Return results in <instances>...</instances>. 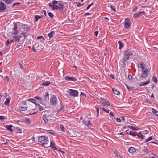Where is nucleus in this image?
<instances>
[{"label":"nucleus","mask_w":158,"mask_h":158,"mask_svg":"<svg viewBox=\"0 0 158 158\" xmlns=\"http://www.w3.org/2000/svg\"><path fill=\"white\" fill-rule=\"evenodd\" d=\"M38 140L39 142L43 144H47L49 142L48 137L45 136H41L39 137Z\"/></svg>","instance_id":"obj_1"},{"label":"nucleus","mask_w":158,"mask_h":158,"mask_svg":"<svg viewBox=\"0 0 158 158\" xmlns=\"http://www.w3.org/2000/svg\"><path fill=\"white\" fill-rule=\"evenodd\" d=\"M134 52V51L131 49H129L124 52V56L129 57V58L130 56L133 55Z\"/></svg>","instance_id":"obj_2"},{"label":"nucleus","mask_w":158,"mask_h":158,"mask_svg":"<svg viewBox=\"0 0 158 158\" xmlns=\"http://www.w3.org/2000/svg\"><path fill=\"white\" fill-rule=\"evenodd\" d=\"M68 92L70 96L73 97H76L78 96V92L76 90L69 89Z\"/></svg>","instance_id":"obj_3"},{"label":"nucleus","mask_w":158,"mask_h":158,"mask_svg":"<svg viewBox=\"0 0 158 158\" xmlns=\"http://www.w3.org/2000/svg\"><path fill=\"white\" fill-rule=\"evenodd\" d=\"M58 102L56 98L54 95H52L50 98V102L52 105H56Z\"/></svg>","instance_id":"obj_4"},{"label":"nucleus","mask_w":158,"mask_h":158,"mask_svg":"<svg viewBox=\"0 0 158 158\" xmlns=\"http://www.w3.org/2000/svg\"><path fill=\"white\" fill-rule=\"evenodd\" d=\"M124 26L125 28L127 29L131 25V23L130 22V19L128 18L126 19L124 22Z\"/></svg>","instance_id":"obj_5"},{"label":"nucleus","mask_w":158,"mask_h":158,"mask_svg":"<svg viewBox=\"0 0 158 158\" xmlns=\"http://www.w3.org/2000/svg\"><path fill=\"white\" fill-rule=\"evenodd\" d=\"M65 79L67 81H77V79L74 77H70L69 76L65 77Z\"/></svg>","instance_id":"obj_6"},{"label":"nucleus","mask_w":158,"mask_h":158,"mask_svg":"<svg viewBox=\"0 0 158 158\" xmlns=\"http://www.w3.org/2000/svg\"><path fill=\"white\" fill-rule=\"evenodd\" d=\"M148 69H145V70L142 71V73L141 75V77L142 78H145L148 76Z\"/></svg>","instance_id":"obj_7"},{"label":"nucleus","mask_w":158,"mask_h":158,"mask_svg":"<svg viewBox=\"0 0 158 158\" xmlns=\"http://www.w3.org/2000/svg\"><path fill=\"white\" fill-rule=\"evenodd\" d=\"M0 6V11L1 12H3V11L6 9V5L2 2H1Z\"/></svg>","instance_id":"obj_8"},{"label":"nucleus","mask_w":158,"mask_h":158,"mask_svg":"<svg viewBox=\"0 0 158 158\" xmlns=\"http://www.w3.org/2000/svg\"><path fill=\"white\" fill-rule=\"evenodd\" d=\"M49 6L51 7L53 10L58 9V5H51V3L49 4Z\"/></svg>","instance_id":"obj_9"},{"label":"nucleus","mask_w":158,"mask_h":158,"mask_svg":"<svg viewBox=\"0 0 158 158\" xmlns=\"http://www.w3.org/2000/svg\"><path fill=\"white\" fill-rule=\"evenodd\" d=\"M129 59V57L125 56L124 57L122 60L123 66V67H126V65L125 63V62Z\"/></svg>","instance_id":"obj_10"},{"label":"nucleus","mask_w":158,"mask_h":158,"mask_svg":"<svg viewBox=\"0 0 158 158\" xmlns=\"http://www.w3.org/2000/svg\"><path fill=\"white\" fill-rule=\"evenodd\" d=\"M21 36L19 35L17 36H14L13 37V39L15 40V42H19L20 41Z\"/></svg>","instance_id":"obj_11"},{"label":"nucleus","mask_w":158,"mask_h":158,"mask_svg":"<svg viewBox=\"0 0 158 158\" xmlns=\"http://www.w3.org/2000/svg\"><path fill=\"white\" fill-rule=\"evenodd\" d=\"M136 151L135 149V148L131 147H130L128 149V151L129 152L131 153H133L135 152Z\"/></svg>","instance_id":"obj_12"},{"label":"nucleus","mask_w":158,"mask_h":158,"mask_svg":"<svg viewBox=\"0 0 158 158\" xmlns=\"http://www.w3.org/2000/svg\"><path fill=\"white\" fill-rule=\"evenodd\" d=\"M58 9L62 10L64 9V5L61 2H59L58 3Z\"/></svg>","instance_id":"obj_13"},{"label":"nucleus","mask_w":158,"mask_h":158,"mask_svg":"<svg viewBox=\"0 0 158 158\" xmlns=\"http://www.w3.org/2000/svg\"><path fill=\"white\" fill-rule=\"evenodd\" d=\"M45 96L44 97V101H48L49 100V94L48 92H46L45 93Z\"/></svg>","instance_id":"obj_14"},{"label":"nucleus","mask_w":158,"mask_h":158,"mask_svg":"<svg viewBox=\"0 0 158 158\" xmlns=\"http://www.w3.org/2000/svg\"><path fill=\"white\" fill-rule=\"evenodd\" d=\"M55 35V31H52L50 33L48 34V35L49 36L50 38H51L53 37Z\"/></svg>","instance_id":"obj_15"},{"label":"nucleus","mask_w":158,"mask_h":158,"mask_svg":"<svg viewBox=\"0 0 158 158\" xmlns=\"http://www.w3.org/2000/svg\"><path fill=\"white\" fill-rule=\"evenodd\" d=\"M55 143L54 142H53L52 141L51 142V144L50 147H51L52 148L55 149V150H57L58 149L57 148L55 147Z\"/></svg>","instance_id":"obj_16"},{"label":"nucleus","mask_w":158,"mask_h":158,"mask_svg":"<svg viewBox=\"0 0 158 158\" xmlns=\"http://www.w3.org/2000/svg\"><path fill=\"white\" fill-rule=\"evenodd\" d=\"M150 83V80H149L148 81L146 82H141L139 85V86H143L144 85H145L147 84H149Z\"/></svg>","instance_id":"obj_17"},{"label":"nucleus","mask_w":158,"mask_h":158,"mask_svg":"<svg viewBox=\"0 0 158 158\" xmlns=\"http://www.w3.org/2000/svg\"><path fill=\"white\" fill-rule=\"evenodd\" d=\"M22 27L24 29H25L26 31H28L30 29V28L28 27V25L26 24L22 25Z\"/></svg>","instance_id":"obj_18"},{"label":"nucleus","mask_w":158,"mask_h":158,"mask_svg":"<svg viewBox=\"0 0 158 158\" xmlns=\"http://www.w3.org/2000/svg\"><path fill=\"white\" fill-rule=\"evenodd\" d=\"M47 115L46 114H44L43 117V119L45 123H47L48 121V120L47 118Z\"/></svg>","instance_id":"obj_19"},{"label":"nucleus","mask_w":158,"mask_h":158,"mask_svg":"<svg viewBox=\"0 0 158 158\" xmlns=\"http://www.w3.org/2000/svg\"><path fill=\"white\" fill-rule=\"evenodd\" d=\"M43 16H40L39 15H35V22H37L40 19L42 18Z\"/></svg>","instance_id":"obj_20"},{"label":"nucleus","mask_w":158,"mask_h":158,"mask_svg":"<svg viewBox=\"0 0 158 158\" xmlns=\"http://www.w3.org/2000/svg\"><path fill=\"white\" fill-rule=\"evenodd\" d=\"M14 0H3L6 4H9L12 3Z\"/></svg>","instance_id":"obj_21"},{"label":"nucleus","mask_w":158,"mask_h":158,"mask_svg":"<svg viewBox=\"0 0 158 158\" xmlns=\"http://www.w3.org/2000/svg\"><path fill=\"white\" fill-rule=\"evenodd\" d=\"M119 44V49L120 50L124 47V43L120 41H118V42Z\"/></svg>","instance_id":"obj_22"},{"label":"nucleus","mask_w":158,"mask_h":158,"mask_svg":"<svg viewBox=\"0 0 158 158\" xmlns=\"http://www.w3.org/2000/svg\"><path fill=\"white\" fill-rule=\"evenodd\" d=\"M142 12H139L133 15V17L136 18H137L140 16L141 15V14Z\"/></svg>","instance_id":"obj_23"},{"label":"nucleus","mask_w":158,"mask_h":158,"mask_svg":"<svg viewBox=\"0 0 158 158\" xmlns=\"http://www.w3.org/2000/svg\"><path fill=\"white\" fill-rule=\"evenodd\" d=\"M113 91L114 93L117 95H119L120 94L119 91H118L115 88L113 89Z\"/></svg>","instance_id":"obj_24"},{"label":"nucleus","mask_w":158,"mask_h":158,"mask_svg":"<svg viewBox=\"0 0 158 158\" xmlns=\"http://www.w3.org/2000/svg\"><path fill=\"white\" fill-rule=\"evenodd\" d=\"M51 83V82H50L49 81H45L44 82H43V83L41 84V85L47 86L48 85H49Z\"/></svg>","instance_id":"obj_25"},{"label":"nucleus","mask_w":158,"mask_h":158,"mask_svg":"<svg viewBox=\"0 0 158 158\" xmlns=\"http://www.w3.org/2000/svg\"><path fill=\"white\" fill-rule=\"evenodd\" d=\"M127 127L133 130H137L138 129V128H136L133 126H131L130 125L128 126Z\"/></svg>","instance_id":"obj_26"},{"label":"nucleus","mask_w":158,"mask_h":158,"mask_svg":"<svg viewBox=\"0 0 158 158\" xmlns=\"http://www.w3.org/2000/svg\"><path fill=\"white\" fill-rule=\"evenodd\" d=\"M28 101H30L33 103L35 104L36 106L37 105V104L36 103V101L33 99H30L28 100Z\"/></svg>","instance_id":"obj_27"},{"label":"nucleus","mask_w":158,"mask_h":158,"mask_svg":"<svg viewBox=\"0 0 158 158\" xmlns=\"http://www.w3.org/2000/svg\"><path fill=\"white\" fill-rule=\"evenodd\" d=\"M152 112L156 116H158V111H157L154 108H152Z\"/></svg>","instance_id":"obj_28"},{"label":"nucleus","mask_w":158,"mask_h":158,"mask_svg":"<svg viewBox=\"0 0 158 158\" xmlns=\"http://www.w3.org/2000/svg\"><path fill=\"white\" fill-rule=\"evenodd\" d=\"M12 126L11 125H7L6 126L7 129L10 131H13V130L12 129Z\"/></svg>","instance_id":"obj_29"},{"label":"nucleus","mask_w":158,"mask_h":158,"mask_svg":"<svg viewBox=\"0 0 158 158\" xmlns=\"http://www.w3.org/2000/svg\"><path fill=\"white\" fill-rule=\"evenodd\" d=\"M38 47V45L37 47H35V45H33L32 47L33 51L34 52H36L37 50H39V49H37Z\"/></svg>","instance_id":"obj_30"},{"label":"nucleus","mask_w":158,"mask_h":158,"mask_svg":"<svg viewBox=\"0 0 158 158\" xmlns=\"http://www.w3.org/2000/svg\"><path fill=\"white\" fill-rule=\"evenodd\" d=\"M10 99L9 98H7L6 99V100L5 102V104L6 105H8L9 104V102H10Z\"/></svg>","instance_id":"obj_31"},{"label":"nucleus","mask_w":158,"mask_h":158,"mask_svg":"<svg viewBox=\"0 0 158 158\" xmlns=\"http://www.w3.org/2000/svg\"><path fill=\"white\" fill-rule=\"evenodd\" d=\"M60 127L61 131L62 132H64L65 129L63 125V124H60Z\"/></svg>","instance_id":"obj_32"},{"label":"nucleus","mask_w":158,"mask_h":158,"mask_svg":"<svg viewBox=\"0 0 158 158\" xmlns=\"http://www.w3.org/2000/svg\"><path fill=\"white\" fill-rule=\"evenodd\" d=\"M106 101V100L104 98H102L101 99V102L104 106L105 105V103Z\"/></svg>","instance_id":"obj_33"},{"label":"nucleus","mask_w":158,"mask_h":158,"mask_svg":"<svg viewBox=\"0 0 158 158\" xmlns=\"http://www.w3.org/2000/svg\"><path fill=\"white\" fill-rule=\"evenodd\" d=\"M48 131L50 134H52L54 135H55V132L53 130H48Z\"/></svg>","instance_id":"obj_34"},{"label":"nucleus","mask_w":158,"mask_h":158,"mask_svg":"<svg viewBox=\"0 0 158 158\" xmlns=\"http://www.w3.org/2000/svg\"><path fill=\"white\" fill-rule=\"evenodd\" d=\"M152 81L155 82L156 83H157L158 82L157 78L155 77L154 76H153L152 78Z\"/></svg>","instance_id":"obj_35"},{"label":"nucleus","mask_w":158,"mask_h":158,"mask_svg":"<svg viewBox=\"0 0 158 158\" xmlns=\"http://www.w3.org/2000/svg\"><path fill=\"white\" fill-rule=\"evenodd\" d=\"M138 66L139 68H141L143 66H145V64L141 62L140 64L139 63L138 64Z\"/></svg>","instance_id":"obj_36"},{"label":"nucleus","mask_w":158,"mask_h":158,"mask_svg":"<svg viewBox=\"0 0 158 158\" xmlns=\"http://www.w3.org/2000/svg\"><path fill=\"white\" fill-rule=\"evenodd\" d=\"M14 27L13 28V30L15 31H16L17 30V26L16 23H14Z\"/></svg>","instance_id":"obj_37"},{"label":"nucleus","mask_w":158,"mask_h":158,"mask_svg":"<svg viewBox=\"0 0 158 158\" xmlns=\"http://www.w3.org/2000/svg\"><path fill=\"white\" fill-rule=\"evenodd\" d=\"M27 107L21 106L20 107V110H21L22 111H24L27 110Z\"/></svg>","instance_id":"obj_38"},{"label":"nucleus","mask_w":158,"mask_h":158,"mask_svg":"<svg viewBox=\"0 0 158 158\" xmlns=\"http://www.w3.org/2000/svg\"><path fill=\"white\" fill-rule=\"evenodd\" d=\"M35 99L39 100L40 101V102H42V98H41V97H39L37 96H36L35 97Z\"/></svg>","instance_id":"obj_39"},{"label":"nucleus","mask_w":158,"mask_h":158,"mask_svg":"<svg viewBox=\"0 0 158 158\" xmlns=\"http://www.w3.org/2000/svg\"><path fill=\"white\" fill-rule=\"evenodd\" d=\"M20 36H21V37H23L24 39H25L26 37V33H22L20 34Z\"/></svg>","instance_id":"obj_40"},{"label":"nucleus","mask_w":158,"mask_h":158,"mask_svg":"<svg viewBox=\"0 0 158 158\" xmlns=\"http://www.w3.org/2000/svg\"><path fill=\"white\" fill-rule=\"evenodd\" d=\"M152 137H150L148 138L145 141V143H146L149 141L152 140Z\"/></svg>","instance_id":"obj_41"},{"label":"nucleus","mask_w":158,"mask_h":158,"mask_svg":"<svg viewBox=\"0 0 158 158\" xmlns=\"http://www.w3.org/2000/svg\"><path fill=\"white\" fill-rule=\"evenodd\" d=\"M129 134L130 135L133 137H135L136 136V135L135 134L134 132L132 131H130L129 132Z\"/></svg>","instance_id":"obj_42"},{"label":"nucleus","mask_w":158,"mask_h":158,"mask_svg":"<svg viewBox=\"0 0 158 158\" xmlns=\"http://www.w3.org/2000/svg\"><path fill=\"white\" fill-rule=\"evenodd\" d=\"M42 39V40H45L44 38L42 36H39L37 38V40H39V39Z\"/></svg>","instance_id":"obj_43"},{"label":"nucleus","mask_w":158,"mask_h":158,"mask_svg":"<svg viewBox=\"0 0 158 158\" xmlns=\"http://www.w3.org/2000/svg\"><path fill=\"white\" fill-rule=\"evenodd\" d=\"M138 136L141 139H143V137L141 132H140L138 135Z\"/></svg>","instance_id":"obj_44"},{"label":"nucleus","mask_w":158,"mask_h":158,"mask_svg":"<svg viewBox=\"0 0 158 158\" xmlns=\"http://www.w3.org/2000/svg\"><path fill=\"white\" fill-rule=\"evenodd\" d=\"M93 5V3H91V4H90V5H88V6H87V7H86V8L85 9V10H87L88 9H89L90 7L92 6V5Z\"/></svg>","instance_id":"obj_45"},{"label":"nucleus","mask_w":158,"mask_h":158,"mask_svg":"<svg viewBox=\"0 0 158 158\" xmlns=\"http://www.w3.org/2000/svg\"><path fill=\"white\" fill-rule=\"evenodd\" d=\"M48 15L51 18H52L54 16L53 14L51 12L48 13Z\"/></svg>","instance_id":"obj_46"},{"label":"nucleus","mask_w":158,"mask_h":158,"mask_svg":"<svg viewBox=\"0 0 158 158\" xmlns=\"http://www.w3.org/2000/svg\"><path fill=\"white\" fill-rule=\"evenodd\" d=\"M76 3L78 7H80L81 5H83V3L81 4L79 2H76Z\"/></svg>","instance_id":"obj_47"},{"label":"nucleus","mask_w":158,"mask_h":158,"mask_svg":"<svg viewBox=\"0 0 158 158\" xmlns=\"http://www.w3.org/2000/svg\"><path fill=\"white\" fill-rule=\"evenodd\" d=\"M110 7H111V9L114 11L115 12L116 11V9H115V6H113V5H111V6H110Z\"/></svg>","instance_id":"obj_48"},{"label":"nucleus","mask_w":158,"mask_h":158,"mask_svg":"<svg viewBox=\"0 0 158 158\" xmlns=\"http://www.w3.org/2000/svg\"><path fill=\"white\" fill-rule=\"evenodd\" d=\"M58 2L57 1L54 0L52 2V3H51V5H56L57 4H58Z\"/></svg>","instance_id":"obj_49"},{"label":"nucleus","mask_w":158,"mask_h":158,"mask_svg":"<svg viewBox=\"0 0 158 158\" xmlns=\"http://www.w3.org/2000/svg\"><path fill=\"white\" fill-rule=\"evenodd\" d=\"M5 118H6L4 116H0V120L4 121Z\"/></svg>","instance_id":"obj_50"},{"label":"nucleus","mask_w":158,"mask_h":158,"mask_svg":"<svg viewBox=\"0 0 158 158\" xmlns=\"http://www.w3.org/2000/svg\"><path fill=\"white\" fill-rule=\"evenodd\" d=\"M39 107V110L40 111H41L43 110V108L41 106L40 104H38Z\"/></svg>","instance_id":"obj_51"},{"label":"nucleus","mask_w":158,"mask_h":158,"mask_svg":"<svg viewBox=\"0 0 158 158\" xmlns=\"http://www.w3.org/2000/svg\"><path fill=\"white\" fill-rule=\"evenodd\" d=\"M64 106H62L61 104H60V108H58V111H61L62 109H63Z\"/></svg>","instance_id":"obj_52"},{"label":"nucleus","mask_w":158,"mask_h":158,"mask_svg":"<svg viewBox=\"0 0 158 158\" xmlns=\"http://www.w3.org/2000/svg\"><path fill=\"white\" fill-rule=\"evenodd\" d=\"M102 110L106 113H109V110L104 108H102Z\"/></svg>","instance_id":"obj_53"},{"label":"nucleus","mask_w":158,"mask_h":158,"mask_svg":"<svg viewBox=\"0 0 158 158\" xmlns=\"http://www.w3.org/2000/svg\"><path fill=\"white\" fill-rule=\"evenodd\" d=\"M20 3H15L12 6V8H14V7L15 6V5L18 6L19 5Z\"/></svg>","instance_id":"obj_54"},{"label":"nucleus","mask_w":158,"mask_h":158,"mask_svg":"<svg viewBox=\"0 0 158 158\" xmlns=\"http://www.w3.org/2000/svg\"><path fill=\"white\" fill-rule=\"evenodd\" d=\"M114 153L116 156H119V154L118 152V151H116L114 152Z\"/></svg>","instance_id":"obj_55"},{"label":"nucleus","mask_w":158,"mask_h":158,"mask_svg":"<svg viewBox=\"0 0 158 158\" xmlns=\"http://www.w3.org/2000/svg\"><path fill=\"white\" fill-rule=\"evenodd\" d=\"M96 109L97 112V116H98V114L99 112V110L98 107H96Z\"/></svg>","instance_id":"obj_56"},{"label":"nucleus","mask_w":158,"mask_h":158,"mask_svg":"<svg viewBox=\"0 0 158 158\" xmlns=\"http://www.w3.org/2000/svg\"><path fill=\"white\" fill-rule=\"evenodd\" d=\"M110 103L109 102V101H106V103H105V105H107L108 106H110Z\"/></svg>","instance_id":"obj_57"},{"label":"nucleus","mask_w":158,"mask_h":158,"mask_svg":"<svg viewBox=\"0 0 158 158\" xmlns=\"http://www.w3.org/2000/svg\"><path fill=\"white\" fill-rule=\"evenodd\" d=\"M128 77L129 80H131L132 78V77L131 75L129 74L128 76Z\"/></svg>","instance_id":"obj_58"},{"label":"nucleus","mask_w":158,"mask_h":158,"mask_svg":"<svg viewBox=\"0 0 158 158\" xmlns=\"http://www.w3.org/2000/svg\"><path fill=\"white\" fill-rule=\"evenodd\" d=\"M14 70L15 72H17L19 71V70L17 69L16 68H15L14 69Z\"/></svg>","instance_id":"obj_59"},{"label":"nucleus","mask_w":158,"mask_h":158,"mask_svg":"<svg viewBox=\"0 0 158 158\" xmlns=\"http://www.w3.org/2000/svg\"><path fill=\"white\" fill-rule=\"evenodd\" d=\"M116 121L117 122H121V119L118 118H117L116 119Z\"/></svg>","instance_id":"obj_60"},{"label":"nucleus","mask_w":158,"mask_h":158,"mask_svg":"<svg viewBox=\"0 0 158 158\" xmlns=\"http://www.w3.org/2000/svg\"><path fill=\"white\" fill-rule=\"evenodd\" d=\"M137 9V6H135L133 10V11L134 12H135Z\"/></svg>","instance_id":"obj_61"},{"label":"nucleus","mask_w":158,"mask_h":158,"mask_svg":"<svg viewBox=\"0 0 158 158\" xmlns=\"http://www.w3.org/2000/svg\"><path fill=\"white\" fill-rule=\"evenodd\" d=\"M127 87V89L129 90H132L133 89L132 87H129L128 86H127V85H126Z\"/></svg>","instance_id":"obj_62"},{"label":"nucleus","mask_w":158,"mask_h":158,"mask_svg":"<svg viewBox=\"0 0 158 158\" xmlns=\"http://www.w3.org/2000/svg\"><path fill=\"white\" fill-rule=\"evenodd\" d=\"M91 15V14L90 13H86L84 14V16H87V15Z\"/></svg>","instance_id":"obj_63"},{"label":"nucleus","mask_w":158,"mask_h":158,"mask_svg":"<svg viewBox=\"0 0 158 158\" xmlns=\"http://www.w3.org/2000/svg\"><path fill=\"white\" fill-rule=\"evenodd\" d=\"M19 64L20 66V68L22 69L23 68L22 64L20 63H19Z\"/></svg>","instance_id":"obj_64"}]
</instances>
